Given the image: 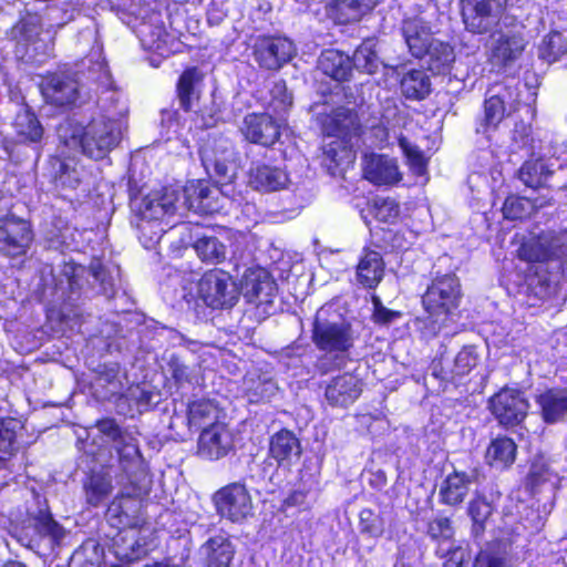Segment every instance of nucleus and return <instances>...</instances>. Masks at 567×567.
<instances>
[{"label": "nucleus", "instance_id": "8", "mask_svg": "<svg viewBox=\"0 0 567 567\" xmlns=\"http://www.w3.org/2000/svg\"><path fill=\"white\" fill-rule=\"evenodd\" d=\"M45 101L55 106H75L85 99L78 74L58 72L45 78L41 85Z\"/></svg>", "mask_w": 567, "mask_h": 567}, {"label": "nucleus", "instance_id": "12", "mask_svg": "<svg viewBox=\"0 0 567 567\" xmlns=\"http://www.w3.org/2000/svg\"><path fill=\"white\" fill-rule=\"evenodd\" d=\"M458 288V279L455 276H444L433 281L422 298L426 311L434 316L450 313L453 309H456Z\"/></svg>", "mask_w": 567, "mask_h": 567}, {"label": "nucleus", "instance_id": "51", "mask_svg": "<svg viewBox=\"0 0 567 567\" xmlns=\"http://www.w3.org/2000/svg\"><path fill=\"white\" fill-rule=\"evenodd\" d=\"M399 145L403 150L413 173L419 176L424 175L427 162L423 152L416 145L410 143L405 137H401L399 140Z\"/></svg>", "mask_w": 567, "mask_h": 567}, {"label": "nucleus", "instance_id": "59", "mask_svg": "<svg viewBox=\"0 0 567 567\" xmlns=\"http://www.w3.org/2000/svg\"><path fill=\"white\" fill-rule=\"evenodd\" d=\"M473 567H508L505 559L491 554H480L476 556Z\"/></svg>", "mask_w": 567, "mask_h": 567}, {"label": "nucleus", "instance_id": "64", "mask_svg": "<svg viewBox=\"0 0 567 567\" xmlns=\"http://www.w3.org/2000/svg\"><path fill=\"white\" fill-rule=\"evenodd\" d=\"M30 24L25 21H20L11 29V37L18 41H27L30 39L29 33Z\"/></svg>", "mask_w": 567, "mask_h": 567}, {"label": "nucleus", "instance_id": "16", "mask_svg": "<svg viewBox=\"0 0 567 567\" xmlns=\"http://www.w3.org/2000/svg\"><path fill=\"white\" fill-rule=\"evenodd\" d=\"M362 173L367 181L378 186L394 185L402 179L398 161L382 154H365L362 158Z\"/></svg>", "mask_w": 567, "mask_h": 567}, {"label": "nucleus", "instance_id": "35", "mask_svg": "<svg viewBox=\"0 0 567 567\" xmlns=\"http://www.w3.org/2000/svg\"><path fill=\"white\" fill-rule=\"evenodd\" d=\"M524 50L522 39L516 35L502 34L492 50V59L501 66L515 61Z\"/></svg>", "mask_w": 567, "mask_h": 567}, {"label": "nucleus", "instance_id": "7", "mask_svg": "<svg viewBox=\"0 0 567 567\" xmlns=\"http://www.w3.org/2000/svg\"><path fill=\"white\" fill-rule=\"evenodd\" d=\"M198 287L200 297L210 308H230L238 300L237 285L226 271L216 269L206 272Z\"/></svg>", "mask_w": 567, "mask_h": 567}, {"label": "nucleus", "instance_id": "28", "mask_svg": "<svg viewBox=\"0 0 567 567\" xmlns=\"http://www.w3.org/2000/svg\"><path fill=\"white\" fill-rule=\"evenodd\" d=\"M384 275V262L381 255L374 250L364 251L357 266V279L365 288H375Z\"/></svg>", "mask_w": 567, "mask_h": 567}, {"label": "nucleus", "instance_id": "25", "mask_svg": "<svg viewBox=\"0 0 567 567\" xmlns=\"http://www.w3.org/2000/svg\"><path fill=\"white\" fill-rule=\"evenodd\" d=\"M517 455V444L508 436H497L491 441L487 446L485 460L486 463L495 468H509Z\"/></svg>", "mask_w": 567, "mask_h": 567}, {"label": "nucleus", "instance_id": "50", "mask_svg": "<svg viewBox=\"0 0 567 567\" xmlns=\"http://www.w3.org/2000/svg\"><path fill=\"white\" fill-rule=\"evenodd\" d=\"M360 532L370 537L378 538L384 533V519L370 508H363L359 515Z\"/></svg>", "mask_w": 567, "mask_h": 567}, {"label": "nucleus", "instance_id": "21", "mask_svg": "<svg viewBox=\"0 0 567 567\" xmlns=\"http://www.w3.org/2000/svg\"><path fill=\"white\" fill-rule=\"evenodd\" d=\"M361 392V381L353 374L344 373L328 383L324 398L331 406L347 408L360 396Z\"/></svg>", "mask_w": 567, "mask_h": 567}, {"label": "nucleus", "instance_id": "47", "mask_svg": "<svg viewBox=\"0 0 567 567\" xmlns=\"http://www.w3.org/2000/svg\"><path fill=\"white\" fill-rule=\"evenodd\" d=\"M84 272V268L80 265L72 262L64 264L59 278V286L63 293L65 290L69 291V297L75 293L81 288V277Z\"/></svg>", "mask_w": 567, "mask_h": 567}, {"label": "nucleus", "instance_id": "52", "mask_svg": "<svg viewBox=\"0 0 567 567\" xmlns=\"http://www.w3.org/2000/svg\"><path fill=\"white\" fill-rule=\"evenodd\" d=\"M13 419L0 420V454L12 455L17 451L16 427Z\"/></svg>", "mask_w": 567, "mask_h": 567}, {"label": "nucleus", "instance_id": "9", "mask_svg": "<svg viewBox=\"0 0 567 567\" xmlns=\"http://www.w3.org/2000/svg\"><path fill=\"white\" fill-rule=\"evenodd\" d=\"M33 241V231L28 220L14 215L0 218V252L9 258L24 256Z\"/></svg>", "mask_w": 567, "mask_h": 567}, {"label": "nucleus", "instance_id": "57", "mask_svg": "<svg viewBox=\"0 0 567 567\" xmlns=\"http://www.w3.org/2000/svg\"><path fill=\"white\" fill-rule=\"evenodd\" d=\"M427 533L432 538L449 539L453 532L447 518H440L429 524Z\"/></svg>", "mask_w": 567, "mask_h": 567}, {"label": "nucleus", "instance_id": "24", "mask_svg": "<svg viewBox=\"0 0 567 567\" xmlns=\"http://www.w3.org/2000/svg\"><path fill=\"white\" fill-rule=\"evenodd\" d=\"M200 555L206 567H229L235 548L226 537L215 536L200 547Z\"/></svg>", "mask_w": 567, "mask_h": 567}, {"label": "nucleus", "instance_id": "2", "mask_svg": "<svg viewBox=\"0 0 567 567\" xmlns=\"http://www.w3.org/2000/svg\"><path fill=\"white\" fill-rule=\"evenodd\" d=\"M517 255L520 260L528 264L525 276L528 295L539 300L549 298L551 272L548 262L553 261L555 252L540 238H534L522 243Z\"/></svg>", "mask_w": 567, "mask_h": 567}, {"label": "nucleus", "instance_id": "31", "mask_svg": "<svg viewBox=\"0 0 567 567\" xmlns=\"http://www.w3.org/2000/svg\"><path fill=\"white\" fill-rule=\"evenodd\" d=\"M203 74L197 68L186 69L178 79L176 92L181 107L189 112L199 94L196 86L202 82Z\"/></svg>", "mask_w": 567, "mask_h": 567}, {"label": "nucleus", "instance_id": "46", "mask_svg": "<svg viewBox=\"0 0 567 567\" xmlns=\"http://www.w3.org/2000/svg\"><path fill=\"white\" fill-rule=\"evenodd\" d=\"M189 190L193 194H197L195 202L190 204V208H193V210L207 214L216 209V205L213 202V195L217 189L212 188L202 182H190Z\"/></svg>", "mask_w": 567, "mask_h": 567}, {"label": "nucleus", "instance_id": "63", "mask_svg": "<svg viewBox=\"0 0 567 567\" xmlns=\"http://www.w3.org/2000/svg\"><path fill=\"white\" fill-rule=\"evenodd\" d=\"M378 215L382 218H395L399 215V207L393 200H383L378 207Z\"/></svg>", "mask_w": 567, "mask_h": 567}, {"label": "nucleus", "instance_id": "62", "mask_svg": "<svg viewBox=\"0 0 567 567\" xmlns=\"http://www.w3.org/2000/svg\"><path fill=\"white\" fill-rule=\"evenodd\" d=\"M171 369H172V375L178 384H183L185 382L190 381L188 368L186 365H184L177 361H172Z\"/></svg>", "mask_w": 567, "mask_h": 567}, {"label": "nucleus", "instance_id": "40", "mask_svg": "<svg viewBox=\"0 0 567 567\" xmlns=\"http://www.w3.org/2000/svg\"><path fill=\"white\" fill-rule=\"evenodd\" d=\"M198 257L208 264H220L226 259V246L216 237L203 236L194 244Z\"/></svg>", "mask_w": 567, "mask_h": 567}, {"label": "nucleus", "instance_id": "38", "mask_svg": "<svg viewBox=\"0 0 567 567\" xmlns=\"http://www.w3.org/2000/svg\"><path fill=\"white\" fill-rule=\"evenodd\" d=\"M493 513L492 504L483 495L475 496L467 506V514L472 519V534L478 537L484 534L486 522Z\"/></svg>", "mask_w": 567, "mask_h": 567}, {"label": "nucleus", "instance_id": "4", "mask_svg": "<svg viewBox=\"0 0 567 567\" xmlns=\"http://www.w3.org/2000/svg\"><path fill=\"white\" fill-rule=\"evenodd\" d=\"M312 341L319 350L344 353L353 347L354 334L349 322L330 320L327 310L321 308L313 321Z\"/></svg>", "mask_w": 567, "mask_h": 567}, {"label": "nucleus", "instance_id": "14", "mask_svg": "<svg viewBox=\"0 0 567 567\" xmlns=\"http://www.w3.org/2000/svg\"><path fill=\"white\" fill-rule=\"evenodd\" d=\"M238 290L249 303L269 305L272 302L277 286L265 268L255 267L246 269Z\"/></svg>", "mask_w": 567, "mask_h": 567}, {"label": "nucleus", "instance_id": "17", "mask_svg": "<svg viewBox=\"0 0 567 567\" xmlns=\"http://www.w3.org/2000/svg\"><path fill=\"white\" fill-rule=\"evenodd\" d=\"M401 30L409 51L417 59L424 58L425 53L437 41L433 38L430 22L422 16L404 19Z\"/></svg>", "mask_w": 567, "mask_h": 567}, {"label": "nucleus", "instance_id": "54", "mask_svg": "<svg viewBox=\"0 0 567 567\" xmlns=\"http://www.w3.org/2000/svg\"><path fill=\"white\" fill-rule=\"evenodd\" d=\"M96 427L101 434H103L114 446L121 443L128 433L122 431L120 425L113 419H103L96 422Z\"/></svg>", "mask_w": 567, "mask_h": 567}, {"label": "nucleus", "instance_id": "53", "mask_svg": "<svg viewBox=\"0 0 567 567\" xmlns=\"http://www.w3.org/2000/svg\"><path fill=\"white\" fill-rule=\"evenodd\" d=\"M444 503L450 505H456L461 503V477L455 474L449 476L440 492Z\"/></svg>", "mask_w": 567, "mask_h": 567}, {"label": "nucleus", "instance_id": "22", "mask_svg": "<svg viewBox=\"0 0 567 567\" xmlns=\"http://www.w3.org/2000/svg\"><path fill=\"white\" fill-rule=\"evenodd\" d=\"M322 127L327 135L342 138L357 136L362 131L357 112L347 107H338L326 116Z\"/></svg>", "mask_w": 567, "mask_h": 567}, {"label": "nucleus", "instance_id": "29", "mask_svg": "<svg viewBox=\"0 0 567 567\" xmlns=\"http://www.w3.org/2000/svg\"><path fill=\"white\" fill-rule=\"evenodd\" d=\"M269 453L279 464L290 463L292 458H299L301 445L291 431L281 430L271 436Z\"/></svg>", "mask_w": 567, "mask_h": 567}, {"label": "nucleus", "instance_id": "58", "mask_svg": "<svg viewBox=\"0 0 567 567\" xmlns=\"http://www.w3.org/2000/svg\"><path fill=\"white\" fill-rule=\"evenodd\" d=\"M271 95L274 100L278 101L279 105L282 109H286L287 106L291 105L292 103V96L287 92V87L285 82H276L271 89Z\"/></svg>", "mask_w": 567, "mask_h": 567}, {"label": "nucleus", "instance_id": "19", "mask_svg": "<svg viewBox=\"0 0 567 567\" xmlns=\"http://www.w3.org/2000/svg\"><path fill=\"white\" fill-rule=\"evenodd\" d=\"M240 131L247 141L262 146L274 145L280 136L279 125L265 113L247 114Z\"/></svg>", "mask_w": 567, "mask_h": 567}, {"label": "nucleus", "instance_id": "18", "mask_svg": "<svg viewBox=\"0 0 567 567\" xmlns=\"http://www.w3.org/2000/svg\"><path fill=\"white\" fill-rule=\"evenodd\" d=\"M178 200L179 194L176 189L164 188L163 192H154L143 197L136 204V210L142 219L158 220L178 213Z\"/></svg>", "mask_w": 567, "mask_h": 567}, {"label": "nucleus", "instance_id": "27", "mask_svg": "<svg viewBox=\"0 0 567 567\" xmlns=\"http://www.w3.org/2000/svg\"><path fill=\"white\" fill-rule=\"evenodd\" d=\"M530 199L525 196L509 195L503 204V214L509 220L530 218L539 208L551 205V199Z\"/></svg>", "mask_w": 567, "mask_h": 567}, {"label": "nucleus", "instance_id": "13", "mask_svg": "<svg viewBox=\"0 0 567 567\" xmlns=\"http://www.w3.org/2000/svg\"><path fill=\"white\" fill-rule=\"evenodd\" d=\"M517 87L504 85L484 101L483 132L495 131L502 121L518 109Z\"/></svg>", "mask_w": 567, "mask_h": 567}, {"label": "nucleus", "instance_id": "43", "mask_svg": "<svg viewBox=\"0 0 567 567\" xmlns=\"http://www.w3.org/2000/svg\"><path fill=\"white\" fill-rule=\"evenodd\" d=\"M567 53V38L559 31H550L539 47V58L553 63Z\"/></svg>", "mask_w": 567, "mask_h": 567}, {"label": "nucleus", "instance_id": "55", "mask_svg": "<svg viewBox=\"0 0 567 567\" xmlns=\"http://www.w3.org/2000/svg\"><path fill=\"white\" fill-rule=\"evenodd\" d=\"M123 542L127 543V547H122L117 545L116 555L126 561H133L138 559L141 555L145 554V549L140 545V543L135 539V535H126L123 537Z\"/></svg>", "mask_w": 567, "mask_h": 567}, {"label": "nucleus", "instance_id": "15", "mask_svg": "<svg viewBox=\"0 0 567 567\" xmlns=\"http://www.w3.org/2000/svg\"><path fill=\"white\" fill-rule=\"evenodd\" d=\"M296 53L293 43L286 38L262 39L255 45V60L267 70H278Z\"/></svg>", "mask_w": 567, "mask_h": 567}, {"label": "nucleus", "instance_id": "48", "mask_svg": "<svg viewBox=\"0 0 567 567\" xmlns=\"http://www.w3.org/2000/svg\"><path fill=\"white\" fill-rule=\"evenodd\" d=\"M99 563V545L87 542L73 553L69 560V567H95Z\"/></svg>", "mask_w": 567, "mask_h": 567}, {"label": "nucleus", "instance_id": "39", "mask_svg": "<svg viewBox=\"0 0 567 567\" xmlns=\"http://www.w3.org/2000/svg\"><path fill=\"white\" fill-rule=\"evenodd\" d=\"M34 530L39 538L47 542L50 547L59 544L64 537L63 527L53 519L51 514L42 511L34 518Z\"/></svg>", "mask_w": 567, "mask_h": 567}, {"label": "nucleus", "instance_id": "11", "mask_svg": "<svg viewBox=\"0 0 567 567\" xmlns=\"http://www.w3.org/2000/svg\"><path fill=\"white\" fill-rule=\"evenodd\" d=\"M234 433L224 422L215 423L202 430L197 441V454L210 461L227 456L234 451Z\"/></svg>", "mask_w": 567, "mask_h": 567}, {"label": "nucleus", "instance_id": "61", "mask_svg": "<svg viewBox=\"0 0 567 567\" xmlns=\"http://www.w3.org/2000/svg\"><path fill=\"white\" fill-rule=\"evenodd\" d=\"M176 192L179 194V200L177 202L178 212L181 209L193 210V208H190V204H193V202H195L197 194H193L189 190V183L182 190L176 189Z\"/></svg>", "mask_w": 567, "mask_h": 567}, {"label": "nucleus", "instance_id": "45", "mask_svg": "<svg viewBox=\"0 0 567 567\" xmlns=\"http://www.w3.org/2000/svg\"><path fill=\"white\" fill-rule=\"evenodd\" d=\"M352 66L365 72L373 74L379 68V60L377 52L374 51V41L367 40L354 51L351 60Z\"/></svg>", "mask_w": 567, "mask_h": 567}, {"label": "nucleus", "instance_id": "41", "mask_svg": "<svg viewBox=\"0 0 567 567\" xmlns=\"http://www.w3.org/2000/svg\"><path fill=\"white\" fill-rule=\"evenodd\" d=\"M114 449L117 452L118 455V462L123 468L124 472L128 474V478H134L135 476L131 475V472L135 468L141 467V453L140 450L135 443L134 437H132L130 434L121 441V443H117ZM143 471H141L142 473ZM134 475H140L138 473H135Z\"/></svg>", "mask_w": 567, "mask_h": 567}, {"label": "nucleus", "instance_id": "42", "mask_svg": "<svg viewBox=\"0 0 567 567\" xmlns=\"http://www.w3.org/2000/svg\"><path fill=\"white\" fill-rule=\"evenodd\" d=\"M246 395L250 403L270 400L277 393L276 383L269 378L247 377L244 381Z\"/></svg>", "mask_w": 567, "mask_h": 567}, {"label": "nucleus", "instance_id": "1", "mask_svg": "<svg viewBox=\"0 0 567 567\" xmlns=\"http://www.w3.org/2000/svg\"><path fill=\"white\" fill-rule=\"evenodd\" d=\"M58 136L66 147L101 159L120 144L123 125L104 115L93 117L86 125L66 120L59 125Z\"/></svg>", "mask_w": 567, "mask_h": 567}, {"label": "nucleus", "instance_id": "23", "mask_svg": "<svg viewBox=\"0 0 567 567\" xmlns=\"http://www.w3.org/2000/svg\"><path fill=\"white\" fill-rule=\"evenodd\" d=\"M288 184V174L279 167L260 164L250 168L249 185L256 190L277 192L286 188Z\"/></svg>", "mask_w": 567, "mask_h": 567}, {"label": "nucleus", "instance_id": "3", "mask_svg": "<svg viewBox=\"0 0 567 567\" xmlns=\"http://www.w3.org/2000/svg\"><path fill=\"white\" fill-rule=\"evenodd\" d=\"M150 484L144 472L128 478V483L121 487L109 505L107 515L113 524L135 528L143 522V502L150 492Z\"/></svg>", "mask_w": 567, "mask_h": 567}, {"label": "nucleus", "instance_id": "49", "mask_svg": "<svg viewBox=\"0 0 567 567\" xmlns=\"http://www.w3.org/2000/svg\"><path fill=\"white\" fill-rule=\"evenodd\" d=\"M550 476L549 466L545 462L534 461L524 481L525 488L535 494L543 484L550 480Z\"/></svg>", "mask_w": 567, "mask_h": 567}, {"label": "nucleus", "instance_id": "37", "mask_svg": "<svg viewBox=\"0 0 567 567\" xmlns=\"http://www.w3.org/2000/svg\"><path fill=\"white\" fill-rule=\"evenodd\" d=\"M377 0H337L334 6L336 18L340 23L359 20L364 13L372 10Z\"/></svg>", "mask_w": 567, "mask_h": 567}, {"label": "nucleus", "instance_id": "30", "mask_svg": "<svg viewBox=\"0 0 567 567\" xmlns=\"http://www.w3.org/2000/svg\"><path fill=\"white\" fill-rule=\"evenodd\" d=\"M318 68L323 74L341 82L349 79L352 71V63L348 55L337 50H327L321 53Z\"/></svg>", "mask_w": 567, "mask_h": 567}, {"label": "nucleus", "instance_id": "36", "mask_svg": "<svg viewBox=\"0 0 567 567\" xmlns=\"http://www.w3.org/2000/svg\"><path fill=\"white\" fill-rule=\"evenodd\" d=\"M112 489V477L106 473L93 472L84 483L86 502L95 507L111 494Z\"/></svg>", "mask_w": 567, "mask_h": 567}, {"label": "nucleus", "instance_id": "5", "mask_svg": "<svg viewBox=\"0 0 567 567\" xmlns=\"http://www.w3.org/2000/svg\"><path fill=\"white\" fill-rule=\"evenodd\" d=\"M202 163L217 183L227 185L237 174L233 142L225 137H209L200 148Z\"/></svg>", "mask_w": 567, "mask_h": 567}, {"label": "nucleus", "instance_id": "32", "mask_svg": "<svg viewBox=\"0 0 567 567\" xmlns=\"http://www.w3.org/2000/svg\"><path fill=\"white\" fill-rule=\"evenodd\" d=\"M221 411L210 400H196L188 404L187 419L190 427L204 430L215 423H220Z\"/></svg>", "mask_w": 567, "mask_h": 567}, {"label": "nucleus", "instance_id": "20", "mask_svg": "<svg viewBox=\"0 0 567 567\" xmlns=\"http://www.w3.org/2000/svg\"><path fill=\"white\" fill-rule=\"evenodd\" d=\"M535 403L544 423L555 424L561 422L567 415V388H546L535 396Z\"/></svg>", "mask_w": 567, "mask_h": 567}, {"label": "nucleus", "instance_id": "56", "mask_svg": "<svg viewBox=\"0 0 567 567\" xmlns=\"http://www.w3.org/2000/svg\"><path fill=\"white\" fill-rule=\"evenodd\" d=\"M373 313L372 319L375 323L386 324L400 317V312L388 309L383 306L380 297L372 296Z\"/></svg>", "mask_w": 567, "mask_h": 567}, {"label": "nucleus", "instance_id": "44", "mask_svg": "<svg viewBox=\"0 0 567 567\" xmlns=\"http://www.w3.org/2000/svg\"><path fill=\"white\" fill-rule=\"evenodd\" d=\"M14 128L22 142L37 143L42 138L43 127L34 114L25 111L16 117Z\"/></svg>", "mask_w": 567, "mask_h": 567}, {"label": "nucleus", "instance_id": "6", "mask_svg": "<svg viewBox=\"0 0 567 567\" xmlns=\"http://www.w3.org/2000/svg\"><path fill=\"white\" fill-rule=\"evenodd\" d=\"M489 410L504 429L520 425L529 410V402L520 390L504 386L489 398Z\"/></svg>", "mask_w": 567, "mask_h": 567}, {"label": "nucleus", "instance_id": "26", "mask_svg": "<svg viewBox=\"0 0 567 567\" xmlns=\"http://www.w3.org/2000/svg\"><path fill=\"white\" fill-rule=\"evenodd\" d=\"M553 174L554 171L543 156L527 158L518 169L519 179L533 189L547 187V182Z\"/></svg>", "mask_w": 567, "mask_h": 567}, {"label": "nucleus", "instance_id": "10", "mask_svg": "<svg viewBox=\"0 0 567 567\" xmlns=\"http://www.w3.org/2000/svg\"><path fill=\"white\" fill-rule=\"evenodd\" d=\"M214 502L218 514L231 522H240L252 512L250 494L240 483H233L220 488L214 495Z\"/></svg>", "mask_w": 567, "mask_h": 567}, {"label": "nucleus", "instance_id": "34", "mask_svg": "<svg viewBox=\"0 0 567 567\" xmlns=\"http://www.w3.org/2000/svg\"><path fill=\"white\" fill-rule=\"evenodd\" d=\"M425 55L427 56L426 64L429 70L436 74L450 72L456 60L454 49L449 43L439 40Z\"/></svg>", "mask_w": 567, "mask_h": 567}, {"label": "nucleus", "instance_id": "60", "mask_svg": "<svg viewBox=\"0 0 567 567\" xmlns=\"http://www.w3.org/2000/svg\"><path fill=\"white\" fill-rule=\"evenodd\" d=\"M513 141L522 147L529 146L533 142L530 126L525 124H522L519 128L516 126L513 131Z\"/></svg>", "mask_w": 567, "mask_h": 567}, {"label": "nucleus", "instance_id": "33", "mask_svg": "<svg viewBox=\"0 0 567 567\" xmlns=\"http://www.w3.org/2000/svg\"><path fill=\"white\" fill-rule=\"evenodd\" d=\"M401 92L408 100L422 101L431 92L430 78L422 70H412L402 78Z\"/></svg>", "mask_w": 567, "mask_h": 567}]
</instances>
